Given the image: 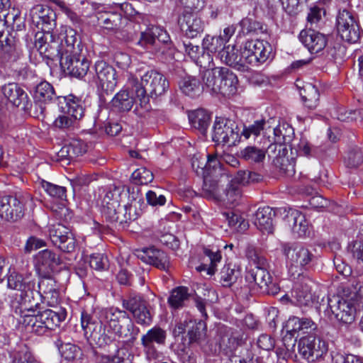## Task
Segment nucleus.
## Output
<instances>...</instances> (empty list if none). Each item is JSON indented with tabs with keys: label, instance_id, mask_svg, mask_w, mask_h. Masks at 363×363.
Wrapping results in <instances>:
<instances>
[{
	"label": "nucleus",
	"instance_id": "1",
	"mask_svg": "<svg viewBox=\"0 0 363 363\" xmlns=\"http://www.w3.org/2000/svg\"><path fill=\"white\" fill-rule=\"evenodd\" d=\"M82 327L84 335L99 346L108 345L116 337L118 338H135L139 329L134 333L135 326L128 314L116 308H106L101 313L100 324L92 322L87 313H82Z\"/></svg>",
	"mask_w": 363,
	"mask_h": 363
},
{
	"label": "nucleus",
	"instance_id": "2",
	"mask_svg": "<svg viewBox=\"0 0 363 363\" xmlns=\"http://www.w3.org/2000/svg\"><path fill=\"white\" fill-rule=\"evenodd\" d=\"M128 84L140 105H146L149 102V96L157 97L164 94L169 88V82L165 76L156 70L139 69L128 78Z\"/></svg>",
	"mask_w": 363,
	"mask_h": 363
},
{
	"label": "nucleus",
	"instance_id": "3",
	"mask_svg": "<svg viewBox=\"0 0 363 363\" xmlns=\"http://www.w3.org/2000/svg\"><path fill=\"white\" fill-rule=\"evenodd\" d=\"M65 41V55L62 57L60 65L69 74L82 78L87 74L90 65L85 56L82 55V45L77 31L69 29Z\"/></svg>",
	"mask_w": 363,
	"mask_h": 363
},
{
	"label": "nucleus",
	"instance_id": "4",
	"mask_svg": "<svg viewBox=\"0 0 363 363\" xmlns=\"http://www.w3.org/2000/svg\"><path fill=\"white\" fill-rule=\"evenodd\" d=\"M66 315V311L60 308L57 311L48 309L36 315L30 313L21 317L23 318V324L28 330L42 335L59 326L65 320Z\"/></svg>",
	"mask_w": 363,
	"mask_h": 363
},
{
	"label": "nucleus",
	"instance_id": "5",
	"mask_svg": "<svg viewBox=\"0 0 363 363\" xmlns=\"http://www.w3.org/2000/svg\"><path fill=\"white\" fill-rule=\"evenodd\" d=\"M281 251L285 257L289 272L303 273L309 270L316 260L315 255L311 250L299 242H285L281 245Z\"/></svg>",
	"mask_w": 363,
	"mask_h": 363
},
{
	"label": "nucleus",
	"instance_id": "6",
	"mask_svg": "<svg viewBox=\"0 0 363 363\" xmlns=\"http://www.w3.org/2000/svg\"><path fill=\"white\" fill-rule=\"evenodd\" d=\"M71 28H66L64 33H60V42L55 38L50 30L38 32L35 35V47L41 55L52 60H59L65 57L67 33Z\"/></svg>",
	"mask_w": 363,
	"mask_h": 363
},
{
	"label": "nucleus",
	"instance_id": "7",
	"mask_svg": "<svg viewBox=\"0 0 363 363\" xmlns=\"http://www.w3.org/2000/svg\"><path fill=\"white\" fill-rule=\"evenodd\" d=\"M122 191L121 188L113 186L106 192L101 202V212L104 216L110 222H118L123 223L130 219L123 214L127 211V206H121V196Z\"/></svg>",
	"mask_w": 363,
	"mask_h": 363
},
{
	"label": "nucleus",
	"instance_id": "8",
	"mask_svg": "<svg viewBox=\"0 0 363 363\" xmlns=\"http://www.w3.org/2000/svg\"><path fill=\"white\" fill-rule=\"evenodd\" d=\"M59 99L60 104L64 103L65 106H61L63 114L55 119L54 124L59 128H68L84 116V109L82 101L73 95Z\"/></svg>",
	"mask_w": 363,
	"mask_h": 363
},
{
	"label": "nucleus",
	"instance_id": "9",
	"mask_svg": "<svg viewBox=\"0 0 363 363\" xmlns=\"http://www.w3.org/2000/svg\"><path fill=\"white\" fill-rule=\"evenodd\" d=\"M212 140L217 144L235 145L240 140L238 125L229 119L216 118L213 126Z\"/></svg>",
	"mask_w": 363,
	"mask_h": 363
},
{
	"label": "nucleus",
	"instance_id": "10",
	"mask_svg": "<svg viewBox=\"0 0 363 363\" xmlns=\"http://www.w3.org/2000/svg\"><path fill=\"white\" fill-rule=\"evenodd\" d=\"M328 308L335 318L344 324H350L355 319L356 303L347 297L345 291L342 297L333 296L329 298Z\"/></svg>",
	"mask_w": 363,
	"mask_h": 363
},
{
	"label": "nucleus",
	"instance_id": "11",
	"mask_svg": "<svg viewBox=\"0 0 363 363\" xmlns=\"http://www.w3.org/2000/svg\"><path fill=\"white\" fill-rule=\"evenodd\" d=\"M292 277L295 280L291 292L292 301L301 306H311L317 301L316 296L312 292L311 284L313 283V281L304 273H298L297 276L292 273Z\"/></svg>",
	"mask_w": 363,
	"mask_h": 363
},
{
	"label": "nucleus",
	"instance_id": "12",
	"mask_svg": "<svg viewBox=\"0 0 363 363\" xmlns=\"http://www.w3.org/2000/svg\"><path fill=\"white\" fill-rule=\"evenodd\" d=\"M47 232L52 243L64 252L70 253L76 248V240L71 230L60 223H49Z\"/></svg>",
	"mask_w": 363,
	"mask_h": 363
},
{
	"label": "nucleus",
	"instance_id": "13",
	"mask_svg": "<svg viewBox=\"0 0 363 363\" xmlns=\"http://www.w3.org/2000/svg\"><path fill=\"white\" fill-rule=\"evenodd\" d=\"M272 46L266 41L251 40L245 42L242 48V57L248 65H258L264 63L272 52Z\"/></svg>",
	"mask_w": 363,
	"mask_h": 363
},
{
	"label": "nucleus",
	"instance_id": "14",
	"mask_svg": "<svg viewBox=\"0 0 363 363\" xmlns=\"http://www.w3.org/2000/svg\"><path fill=\"white\" fill-rule=\"evenodd\" d=\"M337 30L341 38L348 43L358 41L361 32L354 15L346 9L340 11L336 19Z\"/></svg>",
	"mask_w": 363,
	"mask_h": 363
},
{
	"label": "nucleus",
	"instance_id": "15",
	"mask_svg": "<svg viewBox=\"0 0 363 363\" xmlns=\"http://www.w3.org/2000/svg\"><path fill=\"white\" fill-rule=\"evenodd\" d=\"M298 351L300 355L308 362H314L326 352L325 342L314 334L302 337L298 342Z\"/></svg>",
	"mask_w": 363,
	"mask_h": 363
},
{
	"label": "nucleus",
	"instance_id": "16",
	"mask_svg": "<svg viewBox=\"0 0 363 363\" xmlns=\"http://www.w3.org/2000/svg\"><path fill=\"white\" fill-rule=\"evenodd\" d=\"M116 75L115 69L105 61L99 60L95 63L93 82L105 92L114 90L117 84Z\"/></svg>",
	"mask_w": 363,
	"mask_h": 363
},
{
	"label": "nucleus",
	"instance_id": "17",
	"mask_svg": "<svg viewBox=\"0 0 363 363\" xmlns=\"http://www.w3.org/2000/svg\"><path fill=\"white\" fill-rule=\"evenodd\" d=\"M230 177L220 167L215 169L210 177L203 179V190L210 196L220 200L223 198L224 190L229 186Z\"/></svg>",
	"mask_w": 363,
	"mask_h": 363
},
{
	"label": "nucleus",
	"instance_id": "18",
	"mask_svg": "<svg viewBox=\"0 0 363 363\" xmlns=\"http://www.w3.org/2000/svg\"><path fill=\"white\" fill-rule=\"evenodd\" d=\"M96 19L97 26L117 33L123 28L127 30L134 28L135 25L124 18L121 12L115 11H99L94 16Z\"/></svg>",
	"mask_w": 363,
	"mask_h": 363
},
{
	"label": "nucleus",
	"instance_id": "19",
	"mask_svg": "<svg viewBox=\"0 0 363 363\" xmlns=\"http://www.w3.org/2000/svg\"><path fill=\"white\" fill-rule=\"evenodd\" d=\"M23 199L17 195L0 196V218L7 221H17L24 215Z\"/></svg>",
	"mask_w": 363,
	"mask_h": 363
},
{
	"label": "nucleus",
	"instance_id": "20",
	"mask_svg": "<svg viewBox=\"0 0 363 363\" xmlns=\"http://www.w3.org/2000/svg\"><path fill=\"white\" fill-rule=\"evenodd\" d=\"M267 266H255L248 271L246 279L255 282L263 293L275 295L279 291V287L272 281V277L267 269Z\"/></svg>",
	"mask_w": 363,
	"mask_h": 363
},
{
	"label": "nucleus",
	"instance_id": "21",
	"mask_svg": "<svg viewBox=\"0 0 363 363\" xmlns=\"http://www.w3.org/2000/svg\"><path fill=\"white\" fill-rule=\"evenodd\" d=\"M34 266L39 276H50L62 264L59 255L51 250L40 251L34 257Z\"/></svg>",
	"mask_w": 363,
	"mask_h": 363
},
{
	"label": "nucleus",
	"instance_id": "22",
	"mask_svg": "<svg viewBox=\"0 0 363 363\" xmlns=\"http://www.w3.org/2000/svg\"><path fill=\"white\" fill-rule=\"evenodd\" d=\"M30 16L33 25L40 28V32L50 30L55 25V12L49 6L38 4L30 11Z\"/></svg>",
	"mask_w": 363,
	"mask_h": 363
},
{
	"label": "nucleus",
	"instance_id": "23",
	"mask_svg": "<svg viewBox=\"0 0 363 363\" xmlns=\"http://www.w3.org/2000/svg\"><path fill=\"white\" fill-rule=\"evenodd\" d=\"M23 55L16 35L9 33L0 41V59L4 63H13L19 60Z\"/></svg>",
	"mask_w": 363,
	"mask_h": 363
},
{
	"label": "nucleus",
	"instance_id": "24",
	"mask_svg": "<svg viewBox=\"0 0 363 363\" xmlns=\"http://www.w3.org/2000/svg\"><path fill=\"white\" fill-rule=\"evenodd\" d=\"M181 31L188 38H194L204 30V23L196 13L184 11L179 18Z\"/></svg>",
	"mask_w": 363,
	"mask_h": 363
},
{
	"label": "nucleus",
	"instance_id": "25",
	"mask_svg": "<svg viewBox=\"0 0 363 363\" xmlns=\"http://www.w3.org/2000/svg\"><path fill=\"white\" fill-rule=\"evenodd\" d=\"M166 339V330L160 327L155 326L141 337V345L150 357H155L157 352L155 345H164Z\"/></svg>",
	"mask_w": 363,
	"mask_h": 363
},
{
	"label": "nucleus",
	"instance_id": "26",
	"mask_svg": "<svg viewBox=\"0 0 363 363\" xmlns=\"http://www.w3.org/2000/svg\"><path fill=\"white\" fill-rule=\"evenodd\" d=\"M193 169L203 179L210 177L215 169L218 168L219 162L216 155L196 153L191 159Z\"/></svg>",
	"mask_w": 363,
	"mask_h": 363
},
{
	"label": "nucleus",
	"instance_id": "27",
	"mask_svg": "<svg viewBox=\"0 0 363 363\" xmlns=\"http://www.w3.org/2000/svg\"><path fill=\"white\" fill-rule=\"evenodd\" d=\"M294 235L306 237L310 234V228L305 216L296 210H290L284 218Z\"/></svg>",
	"mask_w": 363,
	"mask_h": 363
},
{
	"label": "nucleus",
	"instance_id": "28",
	"mask_svg": "<svg viewBox=\"0 0 363 363\" xmlns=\"http://www.w3.org/2000/svg\"><path fill=\"white\" fill-rule=\"evenodd\" d=\"M137 256L143 262L154 265L158 269L166 270L169 268V262L166 253L154 247L138 251Z\"/></svg>",
	"mask_w": 363,
	"mask_h": 363
},
{
	"label": "nucleus",
	"instance_id": "29",
	"mask_svg": "<svg viewBox=\"0 0 363 363\" xmlns=\"http://www.w3.org/2000/svg\"><path fill=\"white\" fill-rule=\"evenodd\" d=\"M299 39L312 53L320 52L327 45L326 36L311 28L301 30L299 34Z\"/></svg>",
	"mask_w": 363,
	"mask_h": 363
},
{
	"label": "nucleus",
	"instance_id": "30",
	"mask_svg": "<svg viewBox=\"0 0 363 363\" xmlns=\"http://www.w3.org/2000/svg\"><path fill=\"white\" fill-rule=\"evenodd\" d=\"M221 75L219 78V84L216 94H220L224 96H232L237 94L238 79L237 76L228 68L220 67Z\"/></svg>",
	"mask_w": 363,
	"mask_h": 363
},
{
	"label": "nucleus",
	"instance_id": "31",
	"mask_svg": "<svg viewBox=\"0 0 363 363\" xmlns=\"http://www.w3.org/2000/svg\"><path fill=\"white\" fill-rule=\"evenodd\" d=\"M218 57L227 65L242 71L247 69L246 60L242 57V49L239 52L235 46H224L218 52Z\"/></svg>",
	"mask_w": 363,
	"mask_h": 363
},
{
	"label": "nucleus",
	"instance_id": "32",
	"mask_svg": "<svg viewBox=\"0 0 363 363\" xmlns=\"http://www.w3.org/2000/svg\"><path fill=\"white\" fill-rule=\"evenodd\" d=\"M40 298L39 292L35 291L34 289H26L25 291L21 292L18 307L20 315L35 313V308L40 304ZM16 313H18V308L16 309Z\"/></svg>",
	"mask_w": 363,
	"mask_h": 363
},
{
	"label": "nucleus",
	"instance_id": "33",
	"mask_svg": "<svg viewBox=\"0 0 363 363\" xmlns=\"http://www.w3.org/2000/svg\"><path fill=\"white\" fill-rule=\"evenodd\" d=\"M4 96L15 106H26L28 102L26 92L17 83H9L2 86Z\"/></svg>",
	"mask_w": 363,
	"mask_h": 363
},
{
	"label": "nucleus",
	"instance_id": "34",
	"mask_svg": "<svg viewBox=\"0 0 363 363\" xmlns=\"http://www.w3.org/2000/svg\"><path fill=\"white\" fill-rule=\"evenodd\" d=\"M275 216V211L269 206H264L257 209L255 213L254 223L257 228L268 233L273 232V217Z\"/></svg>",
	"mask_w": 363,
	"mask_h": 363
},
{
	"label": "nucleus",
	"instance_id": "35",
	"mask_svg": "<svg viewBox=\"0 0 363 363\" xmlns=\"http://www.w3.org/2000/svg\"><path fill=\"white\" fill-rule=\"evenodd\" d=\"M189 120L191 125L204 135L211 122L210 114L204 109H197L189 113Z\"/></svg>",
	"mask_w": 363,
	"mask_h": 363
},
{
	"label": "nucleus",
	"instance_id": "36",
	"mask_svg": "<svg viewBox=\"0 0 363 363\" xmlns=\"http://www.w3.org/2000/svg\"><path fill=\"white\" fill-rule=\"evenodd\" d=\"M34 97L36 100L45 103L57 101L59 104V98H67L66 96H57L52 85L45 81L41 82L36 86Z\"/></svg>",
	"mask_w": 363,
	"mask_h": 363
},
{
	"label": "nucleus",
	"instance_id": "37",
	"mask_svg": "<svg viewBox=\"0 0 363 363\" xmlns=\"http://www.w3.org/2000/svg\"><path fill=\"white\" fill-rule=\"evenodd\" d=\"M35 282L28 275L23 277L22 274L12 272L7 278L9 288L22 292L26 289H35Z\"/></svg>",
	"mask_w": 363,
	"mask_h": 363
},
{
	"label": "nucleus",
	"instance_id": "38",
	"mask_svg": "<svg viewBox=\"0 0 363 363\" xmlns=\"http://www.w3.org/2000/svg\"><path fill=\"white\" fill-rule=\"evenodd\" d=\"M266 153L267 151L264 148L250 145L242 149L240 155L242 159L249 163L260 164L264 161Z\"/></svg>",
	"mask_w": 363,
	"mask_h": 363
},
{
	"label": "nucleus",
	"instance_id": "39",
	"mask_svg": "<svg viewBox=\"0 0 363 363\" xmlns=\"http://www.w3.org/2000/svg\"><path fill=\"white\" fill-rule=\"evenodd\" d=\"M305 106L309 109H315L319 102V92L318 89L311 84H306L300 92Z\"/></svg>",
	"mask_w": 363,
	"mask_h": 363
},
{
	"label": "nucleus",
	"instance_id": "40",
	"mask_svg": "<svg viewBox=\"0 0 363 363\" xmlns=\"http://www.w3.org/2000/svg\"><path fill=\"white\" fill-rule=\"evenodd\" d=\"M220 68L216 67L208 69L201 72L202 80L204 89L213 94H216L218 84H219V78L221 75Z\"/></svg>",
	"mask_w": 363,
	"mask_h": 363
},
{
	"label": "nucleus",
	"instance_id": "41",
	"mask_svg": "<svg viewBox=\"0 0 363 363\" xmlns=\"http://www.w3.org/2000/svg\"><path fill=\"white\" fill-rule=\"evenodd\" d=\"M182 91L191 97L199 96L204 90V86L196 77H187L180 83Z\"/></svg>",
	"mask_w": 363,
	"mask_h": 363
},
{
	"label": "nucleus",
	"instance_id": "42",
	"mask_svg": "<svg viewBox=\"0 0 363 363\" xmlns=\"http://www.w3.org/2000/svg\"><path fill=\"white\" fill-rule=\"evenodd\" d=\"M134 103L133 97L126 90L117 93L111 101L112 106L120 111H129Z\"/></svg>",
	"mask_w": 363,
	"mask_h": 363
},
{
	"label": "nucleus",
	"instance_id": "43",
	"mask_svg": "<svg viewBox=\"0 0 363 363\" xmlns=\"http://www.w3.org/2000/svg\"><path fill=\"white\" fill-rule=\"evenodd\" d=\"M294 148L300 156L318 157L322 155L323 150L320 147L314 146L305 138H301Z\"/></svg>",
	"mask_w": 363,
	"mask_h": 363
},
{
	"label": "nucleus",
	"instance_id": "44",
	"mask_svg": "<svg viewBox=\"0 0 363 363\" xmlns=\"http://www.w3.org/2000/svg\"><path fill=\"white\" fill-rule=\"evenodd\" d=\"M241 340L238 336L234 333L229 335L225 334L222 337L220 342V349L222 350L227 355L230 357V355L236 354L238 350Z\"/></svg>",
	"mask_w": 363,
	"mask_h": 363
},
{
	"label": "nucleus",
	"instance_id": "45",
	"mask_svg": "<svg viewBox=\"0 0 363 363\" xmlns=\"http://www.w3.org/2000/svg\"><path fill=\"white\" fill-rule=\"evenodd\" d=\"M189 297V294L188 288L179 286L172 291L168 298V303L172 308L177 309L184 306Z\"/></svg>",
	"mask_w": 363,
	"mask_h": 363
},
{
	"label": "nucleus",
	"instance_id": "46",
	"mask_svg": "<svg viewBox=\"0 0 363 363\" xmlns=\"http://www.w3.org/2000/svg\"><path fill=\"white\" fill-rule=\"evenodd\" d=\"M220 281L223 286H230L240 276V270L235 265L232 267L230 264L225 265L220 273Z\"/></svg>",
	"mask_w": 363,
	"mask_h": 363
},
{
	"label": "nucleus",
	"instance_id": "47",
	"mask_svg": "<svg viewBox=\"0 0 363 363\" xmlns=\"http://www.w3.org/2000/svg\"><path fill=\"white\" fill-rule=\"evenodd\" d=\"M204 255L208 257L210 260L209 266L206 264H202L197 267V270L201 272L202 270H206L208 274L213 275L216 271V265L218 262H220L221 255L219 251L213 252L212 250L204 248Z\"/></svg>",
	"mask_w": 363,
	"mask_h": 363
},
{
	"label": "nucleus",
	"instance_id": "48",
	"mask_svg": "<svg viewBox=\"0 0 363 363\" xmlns=\"http://www.w3.org/2000/svg\"><path fill=\"white\" fill-rule=\"evenodd\" d=\"M241 196V190L239 186L230 178L229 186H226L224 190L223 198L220 200L226 201L231 204H235L240 201Z\"/></svg>",
	"mask_w": 363,
	"mask_h": 363
},
{
	"label": "nucleus",
	"instance_id": "49",
	"mask_svg": "<svg viewBox=\"0 0 363 363\" xmlns=\"http://www.w3.org/2000/svg\"><path fill=\"white\" fill-rule=\"evenodd\" d=\"M205 335V324L201 322L190 321L188 337L190 343L199 342Z\"/></svg>",
	"mask_w": 363,
	"mask_h": 363
},
{
	"label": "nucleus",
	"instance_id": "50",
	"mask_svg": "<svg viewBox=\"0 0 363 363\" xmlns=\"http://www.w3.org/2000/svg\"><path fill=\"white\" fill-rule=\"evenodd\" d=\"M291 134H293V129L291 127L288 129H284V126L279 125L274 128L273 144H271L268 148H272L274 145H277L281 146L289 143L291 140Z\"/></svg>",
	"mask_w": 363,
	"mask_h": 363
},
{
	"label": "nucleus",
	"instance_id": "51",
	"mask_svg": "<svg viewBox=\"0 0 363 363\" xmlns=\"http://www.w3.org/2000/svg\"><path fill=\"white\" fill-rule=\"evenodd\" d=\"M146 304V301L143 298L142 296L134 294L128 295L122 301L123 307L125 310L130 311L131 313L137 311L138 308H142Z\"/></svg>",
	"mask_w": 363,
	"mask_h": 363
},
{
	"label": "nucleus",
	"instance_id": "52",
	"mask_svg": "<svg viewBox=\"0 0 363 363\" xmlns=\"http://www.w3.org/2000/svg\"><path fill=\"white\" fill-rule=\"evenodd\" d=\"M154 179L153 174L145 167H140L135 170L131 175L133 183L138 185H145L150 183Z\"/></svg>",
	"mask_w": 363,
	"mask_h": 363
},
{
	"label": "nucleus",
	"instance_id": "53",
	"mask_svg": "<svg viewBox=\"0 0 363 363\" xmlns=\"http://www.w3.org/2000/svg\"><path fill=\"white\" fill-rule=\"evenodd\" d=\"M223 40L219 36H211L207 35L202 42V48L203 50L210 52L211 53L216 52L219 49L225 46Z\"/></svg>",
	"mask_w": 363,
	"mask_h": 363
},
{
	"label": "nucleus",
	"instance_id": "54",
	"mask_svg": "<svg viewBox=\"0 0 363 363\" xmlns=\"http://www.w3.org/2000/svg\"><path fill=\"white\" fill-rule=\"evenodd\" d=\"M242 32L245 34L249 33H259L264 32L263 25L252 18H243L240 23Z\"/></svg>",
	"mask_w": 363,
	"mask_h": 363
},
{
	"label": "nucleus",
	"instance_id": "55",
	"mask_svg": "<svg viewBox=\"0 0 363 363\" xmlns=\"http://www.w3.org/2000/svg\"><path fill=\"white\" fill-rule=\"evenodd\" d=\"M245 256L255 266H268L267 259L261 252L252 245H247L245 249Z\"/></svg>",
	"mask_w": 363,
	"mask_h": 363
},
{
	"label": "nucleus",
	"instance_id": "56",
	"mask_svg": "<svg viewBox=\"0 0 363 363\" xmlns=\"http://www.w3.org/2000/svg\"><path fill=\"white\" fill-rule=\"evenodd\" d=\"M347 167L356 168L363 162V154L359 148L349 151L344 159Z\"/></svg>",
	"mask_w": 363,
	"mask_h": 363
},
{
	"label": "nucleus",
	"instance_id": "57",
	"mask_svg": "<svg viewBox=\"0 0 363 363\" xmlns=\"http://www.w3.org/2000/svg\"><path fill=\"white\" fill-rule=\"evenodd\" d=\"M274 163L281 173L287 176H292L295 172L294 164L291 163L288 157H277L274 160Z\"/></svg>",
	"mask_w": 363,
	"mask_h": 363
},
{
	"label": "nucleus",
	"instance_id": "58",
	"mask_svg": "<svg viewBox=\"0 0 363 363\" xmlns=\"http://www.w3.org/2000/svg\"><path fill=\"white\" fill-rule=\"evenodd\" d=\"M41 185L43 189L52 197L63 199L66 196V189L63 186L55 185L45 181H43Z\"/></svg>",
	"mask_w": 363,
	"mask_h": 363
},
{
	"label": "nucleus",
	"instance_id": "59",
	"mask_svg": "<svg viewBox=\"0 0 363 363\" xmlns=\"http://www.w3.org/2000/svg\"><path fill=\"white\" fill-rule=\"evenodd\" d=\"M62 356L67 360H74L82 354L81 349L73 344L65 343L62 345L60 349Z\"/></svg>",
	"mask_w": 363,
	"mask_h": 363
},
{
	"label": "nucleus",
	"instance_id": "60",
	"mask_svg": "<svg viewBox=\"0 0 363 363\" xmlns=\"http://www.w3.org/2000/svg\"><path fill=\"white\" fill-rule=\"evenodd\" d=\"M132 314L138 324L149 325L152 322V315L147 306V304L142 308H138V310Z\"/></svg>",
	"mask_w": 363,
	"mask_h": 363
},
{
	"label": "nucleus",
	"instance_id": "61",
	"mask_svg": "<svg viewBox=\"0 0 363 363\" xmlns=\"http://www.w3.org/2000/svg\"><path fill=\"white\" fill-rule=\"evenodd\" d=\"M41 279L38 282V292L40 296L50 293L51 291L54 290L57 287L56 281L54 279L50 276H40Z\"/></svg>",
	"mask_w": 363,
	"mask_h": 363
},
{
	"label": "nucleus",
	"instance_id": "62",
	"mask_svg": "<svg viewBox=\"0 0 363 363\" xmlns=\"http://www.w3.org/2000/svg\"><path fill=\"white\" fill-rule=\"evenodd\" d=\"M265 121L264 120L256 121L248 127H245L240 134V137L243 136L245 139H248L252 135L258 136L261 131L264 129Z\"/></svg>",
	"mask_w": 363,
	"mask_h": 363
},
{
	"label": "nucleus",
	"instance_id": "63",
	"mask_svg": "<svg viewBox=\"0 0 363 363\" xmlns=\"http://www.w3.org/2000/svg\"><path fill=\"white\" fill-rule=\"evenodd\" d=\"M154 33L155 26L148 28L145 31L141 32L138 44L143 48L155 45L156 43V38Z\"/></svg>",
	"mask_w": 363,
	"mask_h": 363
},
{
	"label": "nucleus",
	"instance_id": "64",
	"mask_svg": "<svg viewBox=\"0 0 363 363\" xmlns=\"http://www.w3.org/2000/svg\"><path fill=\"white\" fill-rule=\"evenodd\" d=\"M70 148L71 157H76L82 155L87 150L86 144L82 140L73 139L69 143Z\"/></svg>",
	"mask_w": 363,
	"mask_h": 363
}]
</instances>
